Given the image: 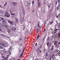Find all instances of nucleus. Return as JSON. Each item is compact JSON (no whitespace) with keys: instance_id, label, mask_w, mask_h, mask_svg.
I'll list each match as a JSON object with an SVG mask.
<instances>
[{"instance_id":"1","label":"nucleus","mask_w":60,"mask_h":60,"mask_svg":"<svg viewBox=\"0 0 60 60\" xmlns=\"http://www.w3.org/2000/svg\"><path fill=\"white\" fill-rule=\"evenodd\" d=\"M0 45L1 46L4 47H7V46H8L7 44L5 43H1L0 44Z\"/></svg>"},{"instance_id":"2","label":"nucleus","mask_w":60,"mask_h":60,"mask_svg":"<svg viewBox=\"0 0 60 60\" xmlns=\"http://www.w3.org/2000/svg\"><path fill=\"white\" fill-rule=\"evenodd\" d=\"M54 45H55V47L57 48H59V46L58 45V43L57 41H54Z\"/></svg>"},{"instance_id":"3","label":"nucleus","mask_w":60,"mask_h":60,"mask_svg":"<svg viewBox=\"0 0 60 60\" xmlns=\"http://www.w3.org/2000/svg\"><path fill=\"white\" fill-rule=\"evenodd\" d=\"M5 19L3 18L0 17V20L4 23H6V21L4 20Z\"/></svg>"},{"instance_id":"4","label":"nucleus","mask_w":60,"mask_h":60,"mask_svg":"<svg viewBox=\"0 0 60 60\" xmlns=\"http://www.w3.org/2000/svg\"><path fill=\"white\" fill-rule=\"evenodd\" d=\"M8 23H10V24L11 25H13L14 24H15V22H14V21H12V22H11L10 21H8Z\"/></svg>"},{"instance_id":"5","label":"nucleus","mask_w":60,"mask_h":60,"mask_svg":"<svg viewBox=\"0 0 60 60\" xmlns=\"http://www.w3.org/2000/svg\"><path fill=\"white\" fill-rule=\"evenodd\" d=\"M12 47L11 46H10L9 48V53L10 55H11V52H12Z\"/></svg>"},{"instance_id":"6","label":"nucleus","mask_w":60,"mask_h":60,"mask_svg":"<svg viewBox=\"0 0 60 60\" xmlns=\"http://www.w3.org/2000/svg\"><path fill=\"white\" fill-rule=\"evenodd\" d=\"M5 15L6 17H10V14L7 12H6Z\"/></svg>"},{"instance_id":"7","label":"nucleus","mask_w":60,"mask_h":60,"mask_svg":"<svg viewBox=\"0 0 60 60\" xmlns=\"http://www.w3.org/2000/svg\"><path fill=\"white\" fill-rule=\"evenodd\" d=\"M20 21L21 22V24H22L23 22L24 21V18H23L22 17L20 19Z\"/></svg>"},{"instance_id":"8","label":"nucleus","mask_w":60,"mask_h":60,"mask_svg":"<svg viewBox=\"0 0 60 60\" xmlns=\"http://www.w3.org/2000/svg\"><path fill=\"white\" fill-rule=\"evenodd\" d=\"M24 50H25V49H24L23 50L22 52V54H21L20 57H19L20 58L21 57H22V56H23V54L24 52Z\"/></svg>"},{"instance_id":"9","label":"nucleus","mask_w":60,"mask_h":60,"mask_svg":"<svg viewBox=\"0 0 60 60\" xmlns=\"http://www.w3.org/2000/svg\"><path fill=\"white\" fill-rule=\"evenodd\" d=\"M47 44L48 46H49H49L50 47H51V43H47Z\"/></svg>"},{"instance_id":"10","label":"nucleus","mask_w":60,"mask_h":60,"mask_svg":"<svg viewBox=\"0 0 60 60\" xmlns=\"http://www.w3.org/2000/svg\"><path fill=\"white\" fill-rule=\"evenodd\" d=\"M52 59H56V58L55 57V56H54V54H53L52 55Z\"/></svg>"},{"instance_id":"11","label":"nucleus","mask_w":60,"mask_h":60,"mask_svg":"<svg viewBox=\"0 0 60 60\" xmlns=\"http://www.w3.org/2000/svg\"><path fill=\"white\" fill-rule=\"evenodd\" d=\"M38 51V52H40V53H41V51L40 50V48H39L37 50Z\"/></svg>"},{"instance_id":"12","label":"nucleus","mask_w":60,"mask_h":60,"mask_svg":"<svg viewBox=\"0 0 60 60\" xmlns=\"http://www.w3.org/2000/svg\"><path fill=\"white\" fill-rule=\"evenodd\" d=\"M40 29H39V28H37V32H36L37 34L38 33V32H39L40 31Z\"/></svg>"},{"instance_id":"13","label":"nucleus","mask_w":60,"mask_h":60,"mask_svg":"<svg viewBox=\"0 0 60 60\" xmlns=\"http://www.w3.org/2000/svg\"><path fill=\"white\" fill-rule=\"evenodd\" d=\"M4 26L5 27V28H8V25L5 24L4 25Z\"/></svg>"},{"instance_id":"14","label":"nucleus","mask_w":60,"mask_h":60,"mask_svg":"<svg viewBox=\"0 0 60 60\" xmlns=\"http://www.w3.org/2000/svg\"><path fill=\"white\" fill-rule=\"evenodd\" d=\"M60 7V5H59L57 7V8H56V10H58V9H59Z\"/></svg>"},{"instance_id":"15","label":"nucleus","mask_w":60,"mask_h":60,"mask_svg":"<svg viewBox=\"0 0 60 60\" xmlns=\"http://www.w3.org/2000/svg\"><path fill=\"white\" fill-rule=\"evenodd\" d=\"M60 7V5H59L57 7V8H56V10H58V9H59Z\"/></svg>"},{"instance_id":"16","label":"nucleus","mask_w":60,"mask_h":60,"mask_svg":"<svg viewBox=\"0 0 60 60\" xmlns=\"http://www.w3.org/2000/svg\"><path fill=\"white\" fill-rule=\"evenodd\" d=\"M56 53H59L60 54V51L58 50H57L56 51Z\"/></svg>"},{"instance_id":"17","label":"nucleus","mask_w":60,"mask_h":60,"mask_svg":"<svg viewBox=\"0 0 60 60\" xmlns=\"http://www.w3.org/2000/svg\"><path fill=\"white\" fill-rule=\"evenodd\" d=\"M40 23H38V26L39 27V28H40L41 26H40Z\"/></svg>"},{"instance_id":"18","label":"nucleus","mask_w":60,"mask_h":60,"mask_svg":"<svg viewBox=\"0 0 60 60\" xmlns=\"http://www.w3.org/2000/svg\"><path fill=\"white\" fill-rule=\"evenodd\" d=\"M1 35L3 37H4V38H5L6 35H4L2 34H1Z\"/></svg>"},{"instance_id":"19","label":"nucleus","mask_w":60,"mask_h":60,"mask_svg":"<svg viewBox=\"0 0 60 60\" xmlns=\"http://www.w3.org/2000/svg\"><path fill=\"white\" fill-rule=\"evenodd\" d=\"M13 4L14 5H16L17 4V3H15V2H14L13 3Z\"/></svg>"},{"instance_id":"20","label":"nucleus","mask_w":60,"mask_h":60,"mask_svg":"<svg viewBox=\"0 0 60 60\" xmlns=\"http://www.w3.org/2000/svg\"><path fill=\"white\" fill-rule=\"evenodd\" d=\"M16 29V28L13 27L12 28V30H15Z\"/></svg>"},{"instance_id":"21","label":"nucleus","mask_w":60,"mask_h":60,"mask_svg":"<svg viewBox=\"0 0 60 60\" xmlns=\"http://www.w3.org/2000/svg\"><path fill=\"white\" fill-rule=\"evenodd\" d=\"M54 49V46L53 45L52 46V48H51V50L52 51L53 50V49Z\"/></svg>"},{"instance_id":"22","label":"nucleus","mask_w":60,"mask_h":60,"mask_svg":"<svg viewBox=\"0 0 60 60\" xmlns=\"http://www.w3.org/2000/svg\"><path fill=\"white\" fill-rule=\"evenodd\" d=\"M4 13V12L2 11H0V14H3Z\"/></svg>"},{"instance_id":"23","label":"nucleus","mask_w":60,"mask_h":60,"mask_svg":"<svg viewBox=\"0 0 60 60\" xmlns=\"http://www.w3.org/2000/svg\"><path fill=\"white\" fill-rule=\"evenodd\" d=\"M58 38H60V33H59L58 34Z\"/></svg>"},{"instance_id":"24","label":"nucleus","mask_w":60,"mask_h":60,"mask_svg":"<svg viewBox=\"0 0 60 60\" xmlns=\"http://www.w3.org/2000/svg\"><path fill=\"white\" fill-rule=\"evenodd\" d=\"M15 20L16 21V22H18V19L17 18H15Z\"/></svg>"},{"instance_id":"25","label":"nucleus","mask_w":60,"mask_h":60,"mask_svg":"<svg viewBox=\"0 0 60 60\" xmlns=\"http://www.w3.org/2000/svg\"><path fill=\"white\" fill-rule=\"evenodd\" d=\"M7 3L6 2L5 4H4V6H5L7 5Z\"/></svg>"},{"instance_id":"26","label":"nucleus","mask_w":60,"mask_h":60,"mask_svg":"<svg viewBox=\"0 0 60 60\" xmlns=\"http://www.w3.org/2000/svg\"><path fill=\"white\" fill-rule=\"evenodd\" d=\"M8 59V57L5 58L4 59H3V60H7Z\"/></svg>"},{"instance_id":"27","label":"nucleus","mask_w":60,"mask_h":60,"mask_svg":"<svg viewBox=\"0 0 60 60\" xmlns=\"http://www.w3.org/2000/svg\"><path fill=\"white\" fill-rule=\"evenodd\" d=\"M53 22V21H52L51 22H50V24L51 25V24H52V23Z\"/></svg>"},{"instance_id":"28","label":"nucleus","mask_w":60,"mask_h":60,"mask_svg":"<svg viewBox=\"0 0 60 60\" xmlns=\"http://www.w3.org/2000/svg\"><path fill=\"white\" fill-rule=\"evenodd\" d=\"M49 39H50V38H49V37H48L47 39V41H49Z\"/></svg>"},{"instance_id":"29","label":"nucleus","mask_w":60,"mask_h":60,"mask_svg":"<svg viewBox=\"0 0 60 60\" xmlns=\"http://www.w3.org/2000/svg\"><path fill=\"white\" fill-rule=\"evenodd\" d=\"M39 35L38 34V35L37 39H38V38H39Z\"/></svg>"},{"instance_id":"30","label":"nucleus","mask_w":60,"mask_h":60,"mask_svg":"<svg viewBox=\"0 0 60 60\" xmlns=\"http://www.w3.org/2000/svg\"><path fill=\"white\" fill-rule=\"evenodd\" d=\"M15 13H11V15H15Z\"/></svg>"},{"instance_id":"31","label":"nucleus","mask_w":60,"mask_h":60,"mask_svg":"<svg viewBox=\"0 0 60 60\" xmlns=\"http://www.w3.org/2000/svg\"><path fill=\"white\" fill-rule=\"evenodd\" d=\"M5 38H9V37H8V36L6 35Z\"/></svg>"},{"instance_id":"32","label":"nucleus","mask_w":60,"mask_h":60,"mask_svg":"<svg viewBox=\"0 0 60 60\" xmlns=\"http://www.w3.org/2000/svg\"><path fill=\"white\" fill-rule=\"evenodd\" d=\"M3 47L2 46H0V49H3Z\"/></svg>"},{"instance_id":"33","label":"nucleus","mask_w":60,"mask_h":60,"mask_svg":"<svg viewBox=\"0 0 60 60\" xmlns=\"http://www.w3.org/2000/svg\"><path fill=\"white\" fill-rule=\"evenodd\" d=\"M22 49H21L20 50H19V52H20L21 51H22Z\"/></svg>"},{"instance_id":"34","label":"nucleus","mask_w":60,"mask_h":60,"mask_svg":"<svg viewBox=\"0 0 60 60\" xmlns=\"http://www.w3.org/2000/svg\"><path fill=\"white\" fill-rule=\"evenodd\" d=\"M38 6L39 7H40V3H38Z\"/></svg>"},{"instance_id":"35","label":"nucleus","mask_w":60,"mask_h":60,"mask_svg":"<svg viewBox=\"0 0 60 60\" xmlns=\"http://www.w3.org/2000/svg\"><path fill=\"white\" fill-rule=\"evenodd\" d=\"M32 3L33 4H34V1H32Z\"/></svg>"},{"instance_id":"36","label":"nucleus","mask_w":60,"mask_h":60,"mask_svg":"<svg viewBox=\"0 0 60 60\" xmlns=\"http://www.w3.org/2000/svg\"><path fill=\"white\" fill-rule=\"evenodd\" d=\"M1 57L2 58H5V56H2Z\"/></svg>"},{"instance_id":"37","label":"nucleus","mask_w":60,"mask_h":60,"mask_svg":"<svg viewBox=\"0 0 60 60\" xmlns=\"http://www.w3.org/2000/svg\"><path fill=\"white\" fill-rule=\"evenodd\" d=\"M0 31H1V32H3V30H2V29H0Z\"/></svg>"},{"instance_id":"38","label":"nucleus","mask_w":60,"mask_h":60,"mask_svg":"<svg viewBox=\"0 0 60 60\" xmlns=\"http://www.w3.org/2000/svg\"><path fill=\"white\" fill-rule=\"evenodd\" d=\"M60 42H59L58 43V45H60Z\"/></svg>"},{"instance_id":"39","label":"nucleus","mask_w":60,"mask_h":60,"mask_svg":"<svg viewBox=\"0 0 60 60\" xmlns=\"http://www.w3.org/2000/svg\"><path fill=\"white\" fill-rule=\"evenodd\" d=\"M29 30H27V33H28V32H29Z\"/></svg>"},{"instance_id":"40","label":"nucleus","mask_w":60,"mask_h":60,"mask_svg":"<svg viewBox=\"0 0 60 60\" xmlns=\"http://www.w3.org/2000/svg\"><path fill=\"white\" fill-rule=\"evenodd\" d=\"M44 38H44L43 39V41L44 42Z\"/></svg>"},{"instance_id":"41","label":"nucleus","mask_w":60,"mask_h":60,"mask_svg":"<svg viewBox=\"0 0 60 60\" xmlns=\"http://www.w3.org/2000/svg\"><path fill=\"white\" fill-rule=\"evenodd\" d=\"M48 56V53H46V56Z\"/></svg>"},{"instance_id":"42","label":"nucleus","mask_w":60,"mask_h":60,"mask_svg":"<svg viewBox=\"0 0 60 60\" xmlns=\"http://www.w3.org/2000/svg\"><path fill=\"white\" fill-rule=\"evenodd\" d=\"M37 43H36V44H35V46H37Z\"/></svg>"},{"instance_id":"43","label":"nucleus","mask_w":60,"mask_h":60,"mask_svg":"<svg viewBox=\"0 0 60 60\" xmlns=\"http://www.w3.org/2000/svg\"><path fill=\"white\" fill-rule=\"evenodd\" d=\"M9 55H7V57H9Z\"/></svg>"},{"instance_id":"44","label":"nucleus","mask_w":60,"mask_h":60,"mask_svg":"<svg viewBox=\"0 0 60 60\" xmlns=\"http://www.w3.org/2000/svg\"><path fill=\"white\" fill-rule=\"evenodd\" d=\"M2 32H4V33H5V31H3Z\"/></svg>"},{"instance_id":"45","label":"nucleus","mask_w":60,"mask_h":60,"mask_svg":"<svg viewBox=\"0 0 60 60\" xmlns=\"http://www.w3.org/2000/svg\"><path fill=\"white\" fill-rule=\"evenodd\" d=\"M49 52H51V50H49Z\"/></svg>"},{"instance_id":"46","label":"nucleus","mask_w":60,"mask_h":60,"mask_svg":"<svg viewBox=\"0 0 60 60\" xmlns=\"http://www.w3.org/2000/svg\"><path fill=\"white\" fill-rule=\"evenodd\" d=\"M57 2H58V3H59V0H58V1H57Z\"/></svg>"},{"instance_id":"47","label":"nucleus","mask_w":60,"mask_h":60,"mask_svg":"<svg viewBox=\"0 0 60 60\" xmlns=\"http://www.w3.org/2000/svg\"><path fill=\"white\" fill-rule=\"evenodd\" d=\"M57 31V29H56V30H55V31Z\"/></svg>"},{"instance_id":"48","label":"nucleus","mask_w":60,"mask_h":60,"mask_svg":"<svg viewBox=\"0 0 60 60\" xmlns=\"http://www.w3.org/2000/svg\"><path fill=\"white\" fill-rule=\"evenodd\" d=\"M51 58H50V60H51Z\"/></svg>"},{"instance_id":"49","label":"nucleus","mask_w":60,"mask_h":60,"mask_svg":"<svg viewBox=\"0 0 60 60\" xmlns=\"http://www.w3.org/2000/svg\"><path fill=\"white\" fill-rule=\"evenodd\" d=\"M22 45V44H21V45H20V46H21Z\"/></svg>"},{"instance_id":"50","label":"nucleus","mask_w":60,"mask_h":60,"mask_svg":"<svg viewBox=\"0 0 60 60\" xmlns=\"http://www.w3.org/2000/svg\"><path fill=\"white\" fill-rule=\"evenodd\" d=\"M3 55H4V54H2L1 56H3Z\"/></svg>"},{"instance_id":"51","label":"nucleus","mask_w":60,"mask_h":60,"mask_svg":"<svg viewBox=\"0 0 60 60\" xmlns=\"http://www.w3.org/2000/svg\"><path fill=\"white\" fill-rule=\"evenodd\" d=\"M56 18H58V15H57L56 16Z\"/></svg>"},{"instance_id":"52","label":"nucleus","mask_w":60,"mask_h":60,"mask_svg":"<svg viewBox=\"0 0 60 60\" xmlns=\"http://www.w3.org/2000/svg\"><path fill=\"white\" fill-rule=\"evenodd\" d=\"M0 7H1V8H2V7H1V6H0Z\"/></svg>"},{"instance_id":"53","label":"nucleus","mask_w":60,"mask_h":60,"mask_svg":"<svg viewBox=\"0 0 60 60\" xmlns=\"http://www.w3.org/2000/svg\"><path fill=\"white\" fill-rule=\"evenodd\" d=\"M0 25L1 26H2V24L1 23L0 24Z\"/></svg>"},{"instance_id":"54","label":"nucleus","mask_w":60,"mask_h":60,"mask_svg":"<svg viewBox=\"0 0 60 60\" xmlns=\"http://www.w3.org/2000/svg\"><path fill=\"white\" fill-rule=\"evenodd\" d=\"M8 32H10V30H8Z\"/></svg>"},{"instance_id":"55","label":"nucleus","mask_w":60,"mask_h":60,"mask_svg":"<svg viewBox=\"0 0 60 60\" xmlns=\"http://www.w3.org/2000/svg\"><path fill=\"white\" fill-rule=\"evenodd\" d=\"M20 40L21 41V40H22V39H21V38H20Z\"/></svg>"},{"instance_id":"56","label":"nucleus","mask_w":60,"mask_h":60,"mask_svg":"<svg viewBox=\"0 0 60 60\" xmlns=\"http://www.w3.org/2000/svg\"><path fill=\"white\" fill-rule=\"evenodd\" d=\"M56 32H55L54 33V34H56Z\"/></svg>"},{"instance_id":"57","label":"nucleus","mask_w":60,"mask_h":60,"mask_svg":"<svg viewBox=\"0 0 60 60\" xmlns=\"http://www.w3.org/2000/svg\"><path fill=\"white\" fill-rule=\"evenodd\" d=\"M17 60H20V59H18Z\"/></svg>"},{"instance_id":"58","label":"nucleus","mask_w":60,"mask_h":60,"mask_svg":"<svg viewBox=\"0 0 60 60\" xmlns=\"http://www.w3.org/2000/svg\"><path fill=\"white\" fill-rule=\"evenodd\" d=\"M23 29H25V27H24Z\"/></svg>"},{"instance_id":"59","label":"nucleus","mask_w":60,"mask_h":60,"mask_svg":"<svg viewBox=\"0 0 60 60\" xmlns=\"http://www.w3.org/2000/svg\"><path fill=\"white\" fill-rule=\"evenodd\" d=\"M45 31V30H44V31Z\"/></svg>"},{"instance_id":"60","label":"nucleus","mask_w":60,"mask_h":60,"mask_svg":"<svg viewBox=\"0 0 60 60\" xmlns=\"http://www.w3.org/2000/svg\"><path fill=\"white\" fill-rule=\"evenodd\" d=\"M49 7H50V6H49Z\"/></svg>"},{"instance_id":"61","label":"nucleus","mask_w":60,"mask_h":60,"mask_svg":"<svg viewBox=\"0 0 60 60\" xmlns=\"http://www.w3.org/2000/svg\"><path fill=\"white\" fill-rule=\"evenodd\" d=\"M38 0V2H39V0Z\"/></svg>"},{"instance_id":"62","label":"nucleus","mask_w":60,"mask_h":60,"mask_svg":"<svg viewBox=\"0 0 60 60\" xmlns=\"http://www.w3.org/2000/svg\"><path fill=\"white\" fill-rule=\"evenodd\" d=\"M37 60V59H36L35 60Z\"/></svg>"},{"instance_id":"63","label":"nucleus","mask_w":60,"mask_h":60,"mask_svg":"<svg viewBox=\"0 0 60 60\" xmlns=\"http://www.w3.org/2000/svg\"><path fill=\"white\" fill-rule=\"evenodd\" d=\"M52 34H53V32H52Z\"/></svg>"},{"instance_id":"64","label":"nucleus","mask_w":60,"mask_h":60,"mask_svg":"<svg viewBox=\"0 0 60 60\" xmlns=\"http://www.w3.org/2000/svg\"><path fill=\"white\" fill-rule=\"evenodd\" d=\"M41 47V46H40Z\"/></svg>"}]
</instances>
